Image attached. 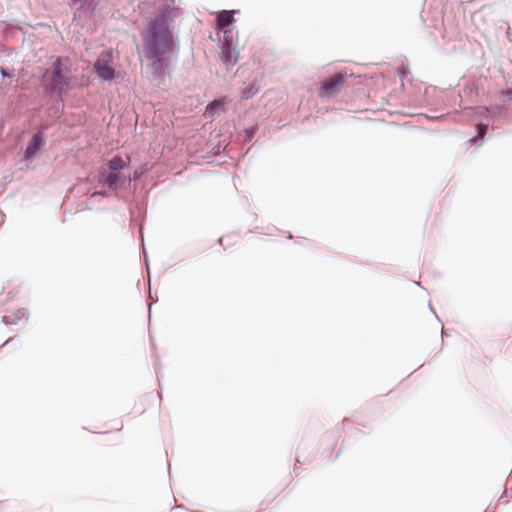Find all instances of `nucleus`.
I'll use <instances>...</instances> for the list:
<instances>
[{"instance_id": "obj_1", "label": "nucleus", "mask_w": 512, "mask_h": 512, "mask_svg": "<svg viewBox=\"0 0 512 512\" xmlns=\"http://www.w3.org/2000/svg\"><path fill=\"white\" fill-rule=\"evenodd\" d=\"M144 41L146 57L154 60L153 66L158 69L173 50L171 32L164 24L154 22L150 25Z\"/></svg>"}, {"instance_id": "obj_2", "label": "nucleus", "mask_w": 512, "mask_h": 512, "mask_svg": "<svg viewBox=\"0 0 512 512\" xmlns=\"http://www.w3.org/2000/svg\"><path fill=\"white\" fill-rule=\"evenodd\" d=\"M49 86L53 91L62 93L70 85V69L66 59L58 58L51 71L46 74Z\"/></svg>"}, {"instance_id": "obj_3", "label": "nucleus", "mask_w": 512, "mask_h": 512, "mask_svg": "<svg viewBox=\"0 0 512 512\" xmlns=\"http://www.w3.org/2000/svg\"><path fill=\"white\" fill-rule=\"evenodd\" d=\"M130 156L122 158L121 156H114L108 162L107 172L103 175L104 182L110 189H117L122 179L121 171L128 167L130 164Z\"/></svg>"}, {"instance_id": "obj_4", "label": "nucleus", "mask_w": 512, "mask_h": 512, "mask_svg": "<svg viewBox=\"0 0 512 512\" xmlns=\"http://www.w3.org/2000/svg\"><path fill=\"white\" fill-rule=\"evenodd\" d=\"M113 62V53L111 50L103 51L94 64V70L99 78L104 81L113 80L117 73L111 65Z\"/></svg>"}, {"instance_id": "obj_5", "label": "nucleus", "mask_w": 512, "mask_h": 512, "mask_svg": "<svg viewBox=\"0 0 512 512\" xmlns=\"http://www.w3.org/2000/svg\"><path fill=\"white\" fill-rule=\"evenodd\" d=\"M345 83L342 73H336L321 82L319 96L323 98L333 97L341 91Z\"/></svg>"}, {"instance_id": "obj_6", "label": "nucleus", "mask_w": 512, "mask_h": 512, "mask_svg": "<svg viewBox=\"0 0 512 512\" xmlns=\"http://www.w3.org/2000/svg\"><path fill=\"white\" fill-rule=\"evenodd\" d=\"M43 145L44 138L42 133H35L27 145L25 151V159L33 158L37 154V152L43 147Z\"/></svg>"}, {"instance_id": "obj_7", "label": "nucleus", "mask_w": 512, "mask_h": 512, "mask_svg": "<svg viewBox=\"0 0 512 512\" xmlns=\"http://www.w3.org/2000/svg\"><path fill=\"white\" fill-rule=\"evenodd\" d=\"M235 11H221L217 15V29L227 32L226 27L234 21Z\"/></svg>"}, {"instance_id": "obj_8", "label": "nucleus", "mask_w": 512, "mask_h": 512, "mask_svg": "<svg viewBox=\"0 0 512 512\" xmlns=\"http://www.w3.org/2000/svg\"><path fill=\"white\" fill-rule=\"evenodd\" d=\"M222 61L226 65H230L232 63H235L236 60L232 61L231 59V44L226 40L225 43L222 45V55H221Z\"/></svg>"}, {"instance_id": "obj_9", "label": "nucleus", "mask_w": 512, "mask_h": 512, "mask_svg": "<svg viewBox=\"0 0 512 512\" xmlns=\"http://www.w3.org/2000/svg\"><path fill=\"white\" fill-rule=\"evenodd\" d=\"M223 105L224 102L221 100L213 101L206 107V112L209 114H213L216 109L223 107Z\"/></svg>"}, {"instance_id": "obj_10", "label": "nucleus", "mask_w": 512, "mask_h": 512, "mask_svg": "<svg viewBox=\"0 0 512 512\" xmlns=\"http://www.w3.org/2000/svg\"><path fill=\"white\" fill-rule=\"evenodd\" d=\"M256 92H257V89H255L254 86L252 85L249 89L243 91L242 98L248 99L251 96H253Z\"/></svg>"}, {"instance_id": "obj_11", "label": "nucleus", "mask_w": 512, "mask_h": 512, "mask_svg": "<svg viewBox=\"0 0 512 512\" xmlns=\"http://www.w3.org/2000/svg\"><path fill=\"white\" fill-rule=\"evenodd\" d=\"M486 131H487V125H485V124H478L477 125L478 137L483 138L485 133H486Z\"/></svg>"}, {"instance_id": "obj_12", "label": "nucleus", "mask_w": 512, "mask_h": 512, "mask_svg": "<svg viewBox=\"0 0 512 512\" xmlns=\"http://www.w3.org/2000/svg\"><path fill=\"white\" fill-rule=\"evenodd\" d=\"M502 94L512 100V89L504 90Z\"/></svg>"}, {"instance_id": "obj_13", "label": "nucleus", "mask_w": 512, "mask_h": 512, "mask_svg": "<svg viewBox=\"0 0 512 512\" xmlns=\"http://www.w3.org/2000/svg\"><path fill=\"white\" fill-rule=\"evenodd\" d=\"M17 313L19 314V319L26 318V311L25 310H18Z\"/></svg>"}, {"instance_id": "obj_14", "label": "nucleus", "mask_w": 512, "mask_h": 512, "mask_svg": "<svg viewBox=\"0 0 512 512\" xmlns=\"http://www.w3.org/2000/svg\"><path fill=\"white\" fill-rule=\"evenodd\" d=\"M476 140H477V137H473V138H471V139H470L471 144H474V143L476 142Z\"/></svg>"}, {"instance_id": "obj_15", "label": "nucleus", "mask_w": 512, "mask_h": 512, "mask_svg": "<svg viewBox=\"0 0 512 512\" xmlns=\"http://www.w3.org/2000/svg\"><path fill=\"white\" fill-rule=\"evenodd\" d=\"M133 178H134V179L139 178V174H138L137 172H135V173H134V175H133Z\"/></svg>"}, {"instance_id": "obj_16", "label": "nucleus", "mask_w": 512, "mask_h": 512, "mask_svg": "<svg viewBox=\"0 0 512 512\" xmlns=\"http://www.w3.org/2000/svg\"><path fill=\"white\" fill-rule=\"evenodd\" d=\"M74 3H81L83 2L84 0H72Z\"/></svg>"}, {"instance_id": "obj_17", "label": "nucleus", "mask_w": 512, "mask_h": 512, "mask_svg": "<svg viewBox=\"0 0 512 512\" xmlns=\"http://www.w3.org/2000/svg\"><path fill=\"white\" fill-rule=\"evenodd\" d=\"M4 318L7 320V322L9 321L8 319L10 318V316L8 315H5Z\"/></svg>"}]
</instances>
